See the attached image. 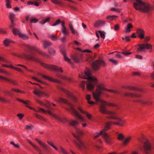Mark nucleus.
Returning a JSON list of instances; mask_svg holds the SVG:
<instances>
[{
	"label": "nucleus",
	"instance_id": "f257e3e1",
	"mask_svg": "<svg viewBox=\"0 0 154 154\" xmlns=\"http://www.w3.org/2000/svg\"><path fill=\"white\" fill-rule=\"evenodd\" d=\"M105 84L103 83H101L98 84L97 85V88L96 91L93 93V97L96 100V103L99 102L101 103L100 106L99 111L103 114H105L106 112L105 105H108L110 106H116L113 103L106 101L100 98L99 97L101 94L102 91L112 92L115 94L119 93L117 91L105 88Z\"/></svg>",
	"mask_w": 154,
	"mask_h": 154
},
{
	"label": "nucleus",
	"instance_id": "f03ea898",
	"mask_svg": "<svg viewBox=\"0 0 154 154\" xmlns=\"http://www.w3.org/2000/svg\"><path fill=\"white\" fill-rule=\"evenodd\" d=\"M75 128L76 129V132L77 134L72 133V135L75 138L76 140L73 141L75 145L79 149H87V146L85 145L84 143L82 141L80 136L83 134V132L81 130L78 129L76 127Z\"/></svg>",
	"mask_w": 154,
	"mask_h": 154
},
{
	"label": "nucleus",
	"instance_id": "7ed1b4c3",
	"mask_svg": "<svg viewBox=\"0 0 154 154\" xmlns=\"http://www.w3.org/2000/svg\"><path fill=\"white\" fill-rule=\"evenodd\" d=\"M29 61L33 60L39 63L41 65L46 69L49 70H53L57 71H60L63 72V70L62 68L54 65H50L42 63L39 58H27Z\"/></svg>",
	"mask_w": 154,
	"mask_h": 154
},
{
	"label": "nucleus",
	"instance_id": "20e7f679",
	"mask_svg": "<svg viewBox=\"0 0 154 154\" xmlns=\"http://www.w3.org/2000/svg\"><path fill=\"white\" fill-rule=\"evenodd\" d=\"M58 102L60 103H63L68 105L70 107V109L66 108V109L71 112L76 118L82 120H83V119L81 117L77 111L74 109V106L67 100L61 97L59 98Z\"/></svg>",
	"mask_w": 154,
	"mask_h": 154
},
{
	"label": "nucleus",
	"instance_id": "39448f33",
	"mask_svg": "<svg viewBox=\"0 0 154 154\" xmlns=\"http://www.w3.org/2000/svg\"><path fill=\"white\" fill-rule=\"evenodd\" d=\"M105 63L102 60L98 59L94 61L92 63L91 66L94 70L97 71L99 69L101 66H104Z\"/></svg>",
	"mask_w": 154,
	"mask_h": 154
},
{
	"label": "nucleus",
	"instance_id": "423d86ee",
	"mask_svg": "<svg viewBox=\"0 0 154 154\" xmlns=\"http://www.w3.org/2000/svg\"><path fill=\"white\" fill-rule=\"evenodd\" d=\"M139 47L137 49V51L138 52H142L145 49L149 50L152 49V45L150 44L147 43H145L142 44H139L137 45Z\"/></svg>",
	"mask_w": 154,
	"mask_h": 154
},
{
	"label": "nucleus",
	"instance_id": "0eeeda50",
	"mask_svg": "<svg viewBox=\"0 0 154 154\" xmlns=\"http://www.w3.org/2000/svg\"><path fill=\"white\" fill-rule=\"evenodd\" d=\"M61 23V25L62 26V29H61L62 33L64 35H68L69 34V33L66 30V29L65 26V22L64 21H61L60 19H59L56 21V22L54 23L53 24L52 26H56L58 24H59Z\"/></svg>",
	"mask_w": 154,
	"mask_h": 154
},
{
	"label": "nucleus",
	"instance_id": "6e6552de",
	"mask_svg": "<svg viewBox=\"0 0 154 154\" xmlns=\"http://www.w3.org/2000/svg\"><path fill=\"white\" fill-rule=\"evenodd\" d=\"M37 110L39 111L38 112H39L40 111H42L45 114H46L47 112L55 119L58 120L60 122H63L62 119L59 116L50 111L48 110L46 111L44 109L42 108H39L38 110Z\"/></svg>",
	"mask_w": 154,
	"mask_h": 154
},
{
	"label": "nucleus",
	"instance_id": "1a4fd4ad",
	"mask_svg": "<svg viewBox=\"0 0 154 154\" xmlns=\"http://www.w3.org/2000/svg\"><path fill=\"white\" fill-rule=\"evenodd\" d=\"M33 93L39 97H49L50 96V94L49 93L45 91L42 92L39 90H35Z\"/></svg>",
	"mask_w": 154,
	"mask_h": 154
},
{
	"label": "nucleus",
	"instance_id": "9d476101",
	"mask_svg": "<svg viewBox=\"0 0 154 154\" xmlns=\"http://www.w3.org/2000/svg\"><path fill=\"white\" fill-rule=\"evenodd\" d=\"M114 53H115L114 54L113 56H112V57H117L118 58H121L122 56L120 54V53H121L122 54H124V55L125 56H128L132 54V53L131 52H127L126 51H123V52H117V51H115L113 52H112L109 53L107 54V55H109V54H113Z\"/></svg>",
	"mask_w": 154,
	"mask_h": 154
},
{
	"label": "nucleus",
	"instance_id": "9b49d317",
	"mask_svg": "<svg viewBox=\"0 0 154 154\" xmlns=\"http://www.w3.org/2000/svg\"><path fill=\"white\" fill-rule=\"evenodd\" d=\"M28 48L31 51H37L40 54L44 57H48V55L45 52H43L42 50L37 48L35 46L31 45H27Z\"/></svg>",
	"mask_w": 154,
	"mask_h": 154
},
{
	"label": "nucleus",
	"instance_id": "f8f14e48",
	"mask_svg": "<svg viewBox=\"0 0 154 154\" xmlns=\"http://www.w3.org/2000/svg\"><path fill=\"white\" fill-rule=\"evenodd\" d=\"M145 33L144 31L142 29L138 28L136 30V34L137 35V37L140 39L144 38Z\"/></svg>",
	"mask_w": 154,
	"mask_h": 154
},
{
	"label": "nucleus",
	"instance_id": "ddd939ff",
	"mask_svg": "<svg viewBox=\"0 0 154 154\" xmlns=\"http://www.w3.org/2000/svg\"><path fill=\"white\" fill-rule=\"evenodd\" d=\"M15 15L14 13H11L9 14V18L11 22V24L9 27L10 28H12L14 27L16 24L14 23V18Z\"/></svg>",
	"mask_w": 154,
	"mask_h": 154
},
{
	"label": "nucleus",
	"instance_id": "4468645a",
	"mask_svg": "<svg viewBox=\"0 0 154 154\" xmlns=\"http://www.w3.org/2000/svg\"><path fill=\"white\" fill-rule=\"evenodd\" d=\"M17 100L18 101H19L20 102H21L27 105L26 106L27 107L33 110L34 111H35V112H39V111H37V110L35 109L34 108L31 107V106H30L29 105V103H30V101L29 100H27V101H26L25 100H23L20 99L19 98H17Z\"/></svg>",
	"mask_w": 154,
	"mask_h": 154
},
{
	"label": "nucleus",
	"instance_id": "2eb2a0df",
	"mask_svg": "<svg viewBox=\"0 0 154 154\" xmlns=\"http://www.w3.org/2000/svg\"><path fill=\"white\" fill-rule=\"evenodd\" d=\"M103 137L107 144H111L112 143V138L107 133L105 132L104 133Z\"/></svg>",
	"mask_w": 154,
	"mask_h": 154
},
{
	"label": "nucleus",
	"instance_id": "dca6fc26",
	"mask_svg": "<svg viewBox=\"0 0 154 154\" xmlns=\"http://www.w3.org/2000/svg\"><path fill=\"white\" fill-rule=\"evenodd\" d=\"M123 88L125 89H128L130 91H141V89L138 87L131 85H125L124 86Z\"/></svg>",
	"mask_w": 154,
	"mask_h": 154
},
{
	"label": "nucleus",
	"instance_id": "f3484780",
	"mask_svg": "<svg viewBox=\"0 0 154 154\" xmlns=\"http://www.w3.org/2000/svg\"><path fill=\"white\" fill-rule=\"evenodd\" d=\"M106 23L105 21L103 20H98L96 21L94 23V27H101L104 26Z\"/></svg>",
	"mask_w": 154,
	"mask_h": 154
},
{
	"label": "nucleus",
	"instance_id": "a211bd4d",
	"mask_svg": "<svg viewBox=\"0 0 154 154\" xmlns=\"http://www.w3.org/2000/svg\"><path fill=\"white\" fill-rule=\"evenodd\" d=\"M112 121H109L106 122L105 123V126L104 129L102 131L101 133L103 132H106L108 130H109L111 128V126L112 125Z\"/></svg>",
	"mask_w": 154,
	"mask_h": 154
},
{
	"label": "nucleus",
	"instance_id": "6ab92c4d",
	"mask_svg": "<svg viewBox=\"0 0 154 154\" xmlns=\"http://www.w3.org/2000/svg\"><path fill=\"white\" fill-rule=\"evenodd\" d=\"M119 119H116V120H119V122H115L112 121V125H117L120 126H123L125 123V121L122 120L121 119L118 117Z\"/></svg>",
	"mask_w": 154,
	"mask_h": 154
},
{
	"label": "nucleus",
	"instance_id": "aec40b11",
	"mask_svg": "<svg viewBox=\"0 0 154 154\" xmlns=\"http://www.w3.org/2000/svg\"><path fill=\"white\" fill-rule=\"evenodd\" d=\"M80 111V112L86 116L89 119H91L92 117V116L90 114L88 113L87 112L85 111V110H83L80 107H79L77 108Z\"/></svg>",
	"mask_w": 154,
	"mask_h": 154
},
{
	"label": "nucleus",
	"instance_id": "412c9836",
	"mask_svg": "<svg viewBox=\"0 0 154 154\" xmlns=\"http://www.w3.org/2000/svg\"><path fill=\"white\" fill-rule=\"evenodd\" d=\"M0 79L2 80H6L9 82L10 83L13 84L14 85H17L18 83L16 82L15 80L8 79L7 78L4 76L0 75Z\"/></svg>",
	"mask_w": 154,
	"mask_h": 154
},
{
	"label": "nucleus",
	"instance_id": "4be33fe9",
	"mask_svg": "<svg viewBox=\"0 0 154 154\" xmlns=\"http://www.w3.org/2000/svg\"><path fill=\"white\" fill-rule=\"evenodd\" d=\"M52 45L51 42L48 40H45L43 43V48L45 49H47L48 48L51 46Z\"/></svg>",
	"mask_w": 154,
	"mask_h": 154
},
{
	"label": "nucleus",
	"instance_id": "5701e85b",
	"mask_svg": "<svg viewBox=\"0 0 154 154\" xmlns=\"http://www.w3.org/2000/svg\"><path fill=\"white\" fill-rule=\"evenodd\" d=\"M11 43H14V42L11 39L6 38L3 41V44L5 47H8L9 46V44Z\"/></svg>",
	"mask_w": 154,
	"mask_h": 154
},
{
	"label": "nucleus",
	"instance_id": "b1692460",
	"mask_svg": "<svg viewBox=\"0 0 154 154\" xmlns=\"http://www.w3.org/2000/svg\"><path fill=\"white\" fill-rule=\"evenodd\" d=\"M56 76L59 78L64 79L66 80H68L69 81H71L72 79L70 78L65 76L63 75H62L58 73H56L55 74Z\"/></svg>",
	"mask_w": 154,
	"mask_h": 154
},
{
	"label": "nucleus",
	"instance_id": "393cba45",
	"mask_svg": "<svg viewBox=\"0 0 154 154\" xmlns=\"http://www.w3.org/2000/svg\"><path fill=\"white\" fill-rule=\"evenodd\" d=\"M44 77L45 78V79L48 80L50 81L53 82H57L59 83H61V81L59 80L54 79L49 76H44Z\"/></svg>",
	"mask_w": 154,
	"mask_h": 154
},
{
	"label": "nucleus",
	"instance_id": "a878e982",
	"mask_svg": "<svg viewBox=\"0 0 154 154\" xmlns=\"http://www.w3.org/2000/svg\"><path fill=\"white\" fill-rule=\"evenodd\" d=\"M26 141L27 142L31 145L36 151H41V149L38 146L33 144L29 139H27Z\"/></svg>",
	"mask_w": 154,
	"mask_h": 154
},
{
	"label": "nucleus",
	"instance_id": "bb28decb",
	"mask_svg": "<svg viewBox=\"0 0 154 154\" xmlns=\"http://www.w3.org/2000/svg\"><path fill=\"white\" fill-rule=\"evenodd\" d=\"M95 86L94 85H93L91 82L87 83V88L88 91H91L94 89Z\"/></svg>",
	"mask_w": 154,
	"mask_h": 154
},
{
	"label": "nucleus",
	"instance_id": "cd10ccee",
	"mask_svg": "<svg viewBox=\"0 0 154 154\" xmlns=\"http://www.w3.org/2000/svg\"><path fill=\"white\" fill-rule=\"evenodd\" d=\"M67 93L66 94L67 97L71 98L72 100L74 102H76L77 101V99L76 97L73 95L72 94L69 92V91L67 92Z\"/></svg>",
	"mask_w": 154,
	"mask_h": 154
},
{
	"label": "nucleus",
	"instance_id": "c85d7f7f",
	"mask_svg": "<svg viewBox=\"0 0 154 154\" xmlns=\"http://www.w3.org/2000/svg\"><path fill=\"white\" fill-rule=\"evenodd\" d=\"M118 16L116 15H108L106 17V19L109 21H112L116 19Z\"/></svg>",
	"mask_w": 154,
	"mask_h": 154
},
{
	"label": "nucleus",
	"instance_id": "c756f323",
	"mask_svg": "<svg viewBox=\"0 0 154 154\" xmlns=\"http://www.w3.org/2000/svg\"><path fill=\"white\" fill-rule=\"evenodd\" d=\"M87 79L91 81L94 82L95 84L97 83V80L94 76H92L89 78H87Z\"/></svg>",
	"mask_w": 154,
	"mask_h": 154
},
{
	"label": "nucleus",
	"instance_id": "7c9ffc66",
	"mask_svg": "<svg viewBox=\"0 0 154 154\" xmlns=\"http://www.w3.org/2000/svg\"><path fill=\"white\" fill-rule=\"evenodd\" d=\"M15 1H17V0H14ZM5 2L6 3V6L7 8H11L12 7V6L11 5V0H5Z\"/></svg>",
	"mask_w": 154,
	"mask_h": 154
},
{
	"label": "nucleus",
	"instance_id": "2f4dec72",
	"mask_svg": "<svg viewBox=\"0 0 154 154\" xmlns=\"http://www.w3.org/2000/svg\"><path fill=\"white\" fill-rule=\"evenodd\" d=\"M133 28V26L131 23H128L127 25V27L125 29V32L126 33L129 32L131 31L130 29Z\"/></svg>",
	"mask_w": 154,
	"mask_h": 154
},
{
	"label": "nucleus",
	"instance_id": "473e14b6",
	"mask_svg": "<svg viewBox=\"0 0 154 154\" xmlns=\"http://www.w3.org/2000/svg\"><path fill=\"white\" fill-rule=\"evenodd\" d=\"M35 140L40 144V145L42 146L44 149H48V147H47L46 144L45 143H42L37 138L35 139Z\"/></svg>",
	"mask_w": 154,
	"mask_h": 154
},
{
	"label": "nucleus",
	"instance_id": "72a5a7b5",
	"mask_svg": "<svg viewBox=\"0 0 154 154\" xmlns=\"http://www.w3.org/2000/svg\"><path fill=\"white\" fill-rule=\"evenodd\" d=\"M106 118L109 119L116 120L119 119L116 115H112L111 116H107L106 117Z\"/></svg>",
	"mask_w": 154,
	"mask_h": 154
},
{
	"label": "nucleus",
	"instance_id": "f704fd0d",
	"mask_svg": "<svg viewBox=\"0 0 154 154\" xmlns=\"http://www.w3.org/2000/svg\"><path fill=\"white\" fill-rule=\"evenodd\" d=\"M69 29L71 31L72 33V34H78V33L76 31H75L74 29L73 26L71 24H69Z\"/></svg>",
	"mask_w": 154,
	"mask_h": 154
},
{
	"label": "nucleus",
	"instance_id": "c9c22d12",
	"mask_svg": "<svg viewBox=\"0 0 154 154\" xmlns=\"http://www.w3.org/2000/svg\"><path fill=\"white\" fill-rule=\"evenodd\" d=\"M12 32L14 35H18L19 37L20 34H21L19 30L16 28H14L12 30Z\"/></svg>",
	"mask_w": 154,
	"mask_h": 154
},
{
	"label": "nucleus",
	"instance_id": "e433bc0d",
	"mask_svg": "<svg viewBox=\"0 0 154 154\" xmlns=\"http://www.w3.org/2000/svg\"><path fill=\"white\" fill-rule=\"evenodd\" d=\"M84 73L86 78H89L91 76V73L90 70L88 69H86L84 71Z\"/></svg>",
	"mask_w": 154,
	"mask_h": 154
},
{
	"label": "nucleus",
	"instance_id": "4c0bfd02",
	"mask_svg": "<svg viewBox=\"0 0 154 154\" xmlns=\"http://www.w3.org/2000/svg\"><path fill=\"white\" fill-rule=\"evenodd\" d=\"M50 17H48L45 19H42L40 22V23L41 24H44L46 23L49 22L50 20Z\"/></svg>",
	"mask_w": 154,
	"mask_h": 154
},
{
	"label": "nucleus",
	"instance_id": "58836bf2",
	"mask_svg": "<svg viewBox=\"0 0 154 154\" xmlns=\"http://www.w3.org/2000/svg\"><path fill=\"white\" fill-rule=\"evenodd\" d=\"M34 115L36 118L38 119H40L44 121H45L46 120L45 119H44L42 116L39 114L35 113L34 114Z\"/></svg>",
	"mask_w": 154,
	"mask_h": 154
},
{
	"label": "nucleus",
	"instance_id": "ea45409f",
	"mask_svg": "<svg viewBox=\"0 0 154 154\" xmlns=\"http://www.w3.org/2000/svg\"><path fill=\"white\" fill-rule=\"evenodd\" d=\"M131 137L130 136L126 138L123 142V144L124 145H126L131 140Z\"/></svg>",
	"mask_w": 154,
	"mask_h": 154
},
{
	"label": "nucleus",
	"instance_id": "a19ab883",
	"mask_svg": "<svg viewBox=\"0 0 154 154\" xmlns=\"http://www.w3.org/2000/svg\"><path fill=\"white\" fill-rule=\"evenodd\" d=\"M153 102L151 100H148L147 101L143 100V104L151 106Z\"/></svg>",
	"mask_w": 154,
	"mask_h": 154
},
{
	"label": "nucleus",
	"instance_id": "79ce46f5",
	"mask_svg": "<svg viewBox=\"0 0 154 154\" xmlns=\"http://www.w3.org/2000/svg\"><path fill=\"white\" fill-rule=\"evenodd\" d=\"M101 131L99 133H98L97 132H96L95 133L94 135V138H97L99 137L100 135H101L102 136V137H103V134L105 132H103L102 133H101Z\"/></svg>",
	"mask_w": 154,
	"mask_h": 154
},
{
	"label": "nucleus",
	"instance_id": "37998d69",
	"mask_svg": "<svg viewBox=\"0 0 154 154\" xmlns=\"http://www.w3.org/2000/svg\"><path fill=\"white\" fill-rule=\"evenodd\" d=\"M47 143L50 146L52 147L56 151H58V149L54 144L52 142L47 141Z\"/></svg>",
	"mask_w": 154,
	"mask_h": 154
},
{
	"label": "nucleus",
	"instance_id": "c03bdc74",
	"mask_svg": "<svg viewBox=\"0 0 154 154\" xmlns=\"http://www.w3.org/2000/svg\"><path fill=\"white\" fill-rule=\"evenodd\" d=\"M78 123V122L74 120H72L69 123V125L71 126H75L77 125Z\"/></svg>",
	"mask_w": 154,
	"mask_h": 154
},
{
	"label": "nucleus",
	"instance_id": "a18cd8bd",
	"mask_svg": "<svg viewBox=\"0 0 154 154\" xmlns=\"http://www.w3.org/2000/svg\"><path fill=\"white\" fill-rule=\"evenodd\" d=\"M19 37L24 40L28 39L29 38V37L27 35L22 33L20 34Z\"/></svg>",
	"mask_w": 154,
	"mask_h": 154
},
{
	"label": "nucleus",
	"instance_id": "49530a36",
	"mask_svg": "<svg viewBox=\"0 0 154 154\" xmlns=\"http://www.w3.org/2000/svg\"><path fill=\"white\" fill-rule=\"evenodd\" d=\"M48 52L51 54H54L56 51L53 48H50L48 49Z\"/></svg>",
	"mask_w": 154,
	"mask_h": 154
},
{
	"label": "nucleus",
	"instance_id": "de8ad7c7",
	"mask_svg": "<svg viewBox=\"0 0 154 154\" xmlns=\"http://www.w3.org/2000/svg\"><path fill=\"white\" fill-rule=\"evenodd\" d=\"M79 77L82 79H87V78L85 75V74L84 72H81L79 74Z\"/></svg>",
	"mask_w": 154,
	"mask_h": 154
},
{
	"label": "nucleus",
	"instance_id": "09e8293b",
	"mask_svg": "<svg viewBox=\"0 0 154 154\" xmlns=\"http://www.w3.org/2000/svg\"><path fill=\"white\" fill-rule=\"evenodd\" d=\"M64 60L68 62L72 66H73V64L72 61V60H71L70 58H64Z\"/></svg>",
	"mask_w": 154,
	"mask_h": 154
},
{
	"label": "nucleus",
	"instance_id": "8fccbe9b",
	"mask_svg": "<svg viewBox=\"0 0 154 154\" xmlns=\"http://www.w3.org/2000/svg\"><path fill=\"white\" fill-rule=\"evenodd\" d=\"M143 95L136 93H133L132 98H141Z\"/></svg>",
	"mask_w": 154,
	"mask_h": 154
},
{
	"label": "nucleus",
	"instance_id": "3c124183",
	"mask_svg": "<svg viewBox=\"0 0 154 154\" xmlns=\"http://www.w3.org/2000/svg\"><path fill=\"white\" fill-rule=\"evenodd\" d=\"M57 88L59 90H60L62 91H63V92L65 93L66 94L67 93V92H68V90L65 89L64 88H63L61 87H60L59 86H57Z\"/></svg>",
	"mask_w": 154,
	"mask_h": 154
},
{
	"label": "nucleus",
	"instance_id": "603ef678",
	"mask_svg": "<svg viewBox=\"0 0 154 154\" xmlns=\"http://www.w3.org/2000/svg\"><path fill=\"white\" fill-rule=\"evenodd\" d=\"M98 32L100 34V37L103 38H104L105 37V32L104 31H101L100 30L98 31Z\"/></svg>",
	"mask_w": 154,
	"mask_h": 154
},
{
	"label": "nucleus",
	"instance_id": "864d4df0",
	"mask_svg": "<svg viewBox=\"0 0 154 154\" xmlns=\"http://www.w3.org/2000/svg\"><path fill=\"white\" fill-rule=\"evenodd\" d=\"M72 60L76 63H79L82 61V58H71Z\"/></svg>",
	"mask_w": 154,
	"mask_h": 154
},
{
	"label": "nucleus",
	"instance_id": "5fc2aeb1",
	"mask_svg": "<svg viewBox=\"0 0 154 154\" xmlns=\"http://www.w3.org/2000/svg\"><path fill=\"white\" fill-rule=\"evenodd\" d=\"M7 33L6 29L5 28H0V34H6Z\"/></svg>",
	"mask_w": 154,
	"mask_h": 154
},
{
	"label": "nucleus",
	"instance_id": "6e6d98bb",
	"mask_svg": "<svg viewBox=\"0 0 154 154\" xmlns=\"http://www.w3.org/2000/svg\"><path fill=\"white\" fill-rule=\"evenodd\" d=\"M124 138V135L122 134H120L118 136L117 139L119 140H123Z\"/></svg>",
	"mask_w": 154,
	"mask_h": 154
},
{
	"label": "nucleus",
	"instance_id": "4d7b16f0",
	"mask_svg": "<svg viewBox=\"0 0 154 154\" xmlns=\"http://www.w3.org/2000/svg\"><path fill=\"white\" fill-rule=\"evenodd\" d=\"M86 83V82L83 81L80 84V87L83 89V90L85 89V85Z\"/></svg>",
	"mask_w": 154,
	"mask_h": 154
},
{
	"label": "nucleus",
	"instance_id": "13d9d810",
	"mask_svg": "<svg viewBox=\"0 0 154 154\" xmlns=\"http://www.w3.org/2000/svg\"><path fill=\"white\" fill-rule=\"evenodd\" d=\"M124 95L125 96L130 97L132 98L133 93L130 92H125L124 93Z\"/></svg>",
	"mask_w": 154,
	"mask_h": 154
},
{
	"label": "nucleus",
	"instance_id": "bf43d9fd",
	"mask_svg": "<svg viewBox=\"0 0 154 154\" xmlns=\"http://www.w3.org/2000/svg\"><path fill=\"white\" fill-rule=\"evenodd\" d=\"M143 100L142 99H135L133 100L134 103H139L143 104Z\"/></svg>",
	"mask_w": 154,
	"mask_h": 154
},
{
	"label": "nucleus",
	"instance_id": "052dcab7",
	"mask_svg": "<svg viewBox=\"0 0 154 154\" xmlns=\"http://www.w3.org/2000/svg\"><path fill=\"white\" fill-rule=\"evenodd\" d=\"M38 21V19L36 18L30 19V21L31 23H35L37 22Z\"/></svg>",
	"mask_w": 154,
	"mask_h": 154
},
{
	"label": "nucleus",
	"instance_id": "680f3d73",
	"mask_svg": "<svg viewBox=\"0 0 154 154\" xmlns=\"http://www.w3.org/2000/svg\"><path fill=\"white\" fill-rule=\"evenodd\" d=\"M49 37L53 41H56L58 39V38H57L55 35H50L49 36Z\"/></svg>",
	"mask_w": 154,
	"mask_h": 154
},
{
	"label": "nucleus",
	"instance_id": "e2e57ef3",
	"mask_svg": "<svg viewBox=\"0 0 154 154\" xmlns=\"http://www.w3.org/2000/svg\"><path fill=\"white\" fill-rule=\"evenodd\" d=\"M60 150L63 154H69L67 151L61 146L60 147Z\"/></svg>",
	"mask_w": 154,
	"mask_h": 154
},
{
	"label": "nucleus",
	"instance_id": "0e129e2a",
	"mask_svg": "<svg viewBox=\"0 0 154 154\" xmlns=\"http://www.w3.org/2000/svg\"><path fill=\"white\" fill-rule=\"evenodd\" d=\"M36 102L37 103H39V104L41 105L42 106H47V105L46 104L43 103L42 102L38 100H36Z\"/></svg>",
	"mask_w": 154,
	"mask_h": 154
},
{
	"label": "nucleus",
	"instance_id": "69168bd1",
	"mask_svg": "<svg viewBox=\"0 0 154 154\" xmlns=\"http://www.w3.org/2000/svg\"><path fill=\"white\" fill-rule=\"evenodd\" d=\"M105 114H108L109 115H116V114L115 112H114L113 111H108L106 110V112H105Z\"/></svg>",
	"mask_w": 154,
	"mask_h": 154
},
{
	"label": "nucleus",
	"instance_id": "338daca9",
	"mask_svg": "<svg viewBox=\"0 0 154 154\" xmlns=\"http://www.w3.org/2000/svg\"><path fill=\"white\" fill-rule=\"evenodd\" d=\"M114 29L115 31H118L120 29V27L119 25L118 24L116 25L114 27Z\"/></svg>",
	"mask_w": 154,
	"mask_h": 154
},
{
	"label": "nucleus",
	"instance_id": "774afa93",
	"mask_svg": "<svg viewBox=\"0 0 154 154\" xmlns=\"http://www.w3.org/2000/svg\"><path fill=\"white\" fill-rule=\"evenodd\" d=\"M17 116L19 117V119L20 120L23 117L24 115L23 114L18 113L17 114Z\"/></svg>",
	"mask_w": 154,
	"mask_h": 154
}]
</instances>
